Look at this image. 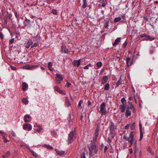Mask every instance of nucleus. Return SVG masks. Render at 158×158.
Returning <instances> with one entry per match:
<instances>
[{
  "label": "nucleus",
  "instance_id": "1",
  "mask_svg": "<svg viewBox=\"0 0 158 158\" xmlns=\"http://www.w3.org/2000/svg\"><path fill=\"white\" fill-rule=\"evenodd\" d=\"M88 147L89 150V154L93 155L97 153L98 149L96 147L95 142L91 141V143L88 145Z\"/></svg>",
  "mask_w": 158,
  "mask_h": 158
},
{
  "label": "nucleus",
  "instance_id": "2",
  "mask_svg": "<svg viewBox=\"0 0 158 158\" xmlns=\"http://www.w3.org/2000/svg\"><path fill=\"white\" fill-rule=\"evenodd\" d=\"M135 133V132L131 131L130 135V136L128 137L127 136L125 135L123 136V138L129 141L131 145H132L135 139L134 138V134Z\"/></svg>",
  "mask_w": 158,
  "mask_h": 158
},
{
  "label": "nucleus",
  "instance_id": "3",
  "mask_svg": "<svg viewBox=\"0 0 158 158\" xmlns=\"http://www.w3.org/2000/svg\"><path fill=\"white\" fill-rule=\"evenodd\" d=\"M139 38L140 40L142 39V38H144L143 39V40L150 41H152L154 40L155 39L154 37L150 36L149 35H148L145 34H143L140 36L139 35Z\"/></svg>",
  "mask_w": 158,
  "mask_h": 158
},
{
  "label": "nucleus",
  "instance_id": "4",
  "mask_svg": "<svg viewBox=\"0 0 158 158\" xmlns=\"http://www.w3.org/2000/svg\"><path fill=\"white\" fill-rule=\"evenodd\" d=\"M106 104L104 102H103L100 106V110L99 112L102 115L105 114L106 112Z\"/></svg>",
  "mask_w": 158,
  "mask_h": 158
},
{
  "label": "nucleus",
  "instance_id": "5",
  "mask_svg": "<svg viewBox=\"0 0 158 158\" xmlns=\"http://www.w3.org/2000/svg\"><path fill=\"white\" fill-rule=\"evenodd\" d=\"M75 132L73 131L69 133L68 140V142L69 144L71 143L75 139Z\"/></svg>",
  "mask_w": 158,
  "mask_h": 158
},
{
  "label": "nucleus",
  "instance_id": "6",
  "mask_svg": "<svg viewBox=\"0 0 158 158\" xmlns=\"http://www.w3.org/2000/svg\"><path fill=\"white\" fill-rule=\"evenodd\" d=\"M98 131L99 128L98 126H97L95 130V132L94 134L93 137V139L92 140V142H93L94 143H95L96 141L97 137L98 135Z\"/></svg>",
  "mask_w": 158,
  "mask_h": 158
},
{
  "label": "nucleus",
  "instance_id": "7",
  "mask_svg": "<svg viewBox=\"0 0 158 158\" xmlns=\"http://www.w3.org/2000/svg\"><path fill=\"white\" fill-rule=\"evenodd\" d=\"M56 80L57 83H60V81L63 80V78L61 75L59 74H56Z\"/></svg>",
  "mask_w": 158,
  "mask_h": 158
},
{
  "label": "nucleus",
  "instance_id": "8",
  "mask_svg": "<svg viewBox=\"0 0 158 158\" xmlns=\"http://www.w3.org/2000/svg\"><path fill=\"white\" fill-rule=\"evenodd\" d=\"M116 128V126H115L114 123L112 122H110V132L112 133L114 132V129Z\"/></svg>",
  "mask_w": 158,
  "mask_h": 158
},
{
  "label": "nucleus",
  "instance_id": "9",
  "mask_svg": "<svg viewBox=\"0 0 158 158\" xmlns=\"http://www.w3.org/2000/svg\"><path fill=\"white\" fill-rule=\"evenodd\" d=\"M129 105H128L127 109L129 110L133 109V113H135L136 112V110L135 108L134 107L132 103L130 102H129Z\"/></svg>",
  "mask_w": 158,
  "mask_h": 158
},
{
  "label": "nucleus",
  "instance_id": "10",
  "mask_svg": "<svg viewBox=\"0 0 158 158\" xmlns=\"http://www.w3.org/2000/svg\"><path fill=\"white\" fill-rule=\"evenodd\" d=\"M23 129L26 130L28 129L29 131H31L32 129V126L30 124L27 123H25L23 125Z\"/></svg>",
  "mask_w": 158,
  "mask_h": 158
},
{
  "label": "nucleus",
  "instance_id": "11",
  "mask_svg": "<svg viewBox=\"0 0 158 158\" xmlns=\"http://www.w3.org/2000/svg\"><path fill=\"white\" fill-rule=\"evenodd\" d=\"M31 117L28 114L25 115L24 118V120L25 122H28L31 121Z\"/></svg>",
  "mask_w": 158,
  "mask_h": 158
},
{
  "label": "nucleus",
  "instance_id": "12",
  "mask_svg": "<svg viewBox=\"0 0 158 158\" xmlns=\"http://www.w3.org/2000/svg\"><path fill=\"white\" fill-rule=\"evenodd\" d=\"M33 42L31 40H29L27 42H26L24 44L25 47L27 48H29L30 46L32 44Z\"/></svg>",
  "mask_w": 158,
  "mask_h": 158
},
{
  "label": "nucleus",
  "instance_id": "13",
  "mask_svg": "<svg viewBox=\"0 0 158 158\" xmlns=\"http://www.w3.org/2000/svg\"><path fill=\"white\" fill-rule=\"evenodd\" d=\"M81 61V59L78 60H74L73 63V64L74 66H77V67H79Z\"/></svg>",
  "mask_w": 158,
  "mask_h": 158
},
{
  "label": "nucleus",
  "instance_id": "14",
  "mask_svg": "<svg viewBox=\"0 0 158 158\" xmlns=\"http://www.w3.org/2000/svg\"><path fill=\"white\" fill-rule=\"evenodd\" d=\"M61 51L64 53H68L69 52V50L65 46H62L61 47Z\"/></svg>",
  "mask_w": 158,
  "mask_h": 158
},
{
  "label": "nucleus",
  "instance_id": "15",
  "mask_svg": "<svg viewBox=\"0 0 158 158\" xmlns=\"http://www.w3.org/2000/svg\"><path fill=\"white\" fill-rule=\"evenodd\" d=\"M126 106V105H123L119 106V108L121 110V112L122 113H124L125 112Z\"/></svg>",
  "mask_w": 158,
  "mask_h": 158
},
{
  "label": "nucleus",
  "instance_id": "16",
  "mask_svg": "<svg viewBox=\"0 0 158 158\" xmlns=\"http://www.w3.org/2000/svg\"><path fill=\"white\" fill-rule=\"evenodd\" d=\"M65 105L67 106L68 107L71 106V103L70 102L69 100L68 97H66L65 99Z\"/></svg>",
  "mask_w": 158,
  "mask_h": 158
},
{
  "label": "nucleus",
  "instance_id": "17",
  "mask_svg": "<svg viewBox=\"0 0 158 158\" xmlns=\"http://www.w3.org/2000/svg\"><path fill=\"white\" fill-rule=\"evenodd\" d=\"M121 40L120 38H117L115 40V42L113 44L114 46H115L117 45L120 42Z\"/></svg>",
  "mask_w": 158,
  "mask_h": 158
},
{
  "label": "nucleus",
  "instance_id": "18",
  "mask_svg": "<svg viewBox=\"0 0 158 158\" xmlns=\"http://www.w3.org/2000/svg\"><path fill=\"white\" fill-rule=\"evenodd\" d=\"M22 87L23 90L24 91L28 87V85L26 83L24 82L22 83Z\"/></svg>",
  "mask_w": 158,
  "mask_h": 158
},
{
  "label": "nucleus",
  "instance_id": "19",
  "mask_svg": "<svg viewBox=\"0 0 158 158\" xmlns=\"http://www.w3.org/2000/svg\"><path fill=\"white\" fill-rule=\"evenodd\" d=\"M131 114V111L130 110L128 109H127L126 113L125 114V116L127 117H128L129 116H130Z\"/></svg>",
  "mask_w": 158,
  "mask_h": 158
},
{
  "label": "nucleus",
  "instance_id": "20",
  "mask_svg": "<svg viewBox=\"0 0 158 158\" xmlns=\"http://www.w3.org/2000/svg\"><path fill=\"white\" fill-rule=\"evenodd\" d=\"M23 23L25 26L29 25L30 23V20L28 19H26L23 22Z\"/></svg>",
  "mask_w": 158,
  "mask_h": 158
},
{
  "label": "nucleus",
  "instance_id": "21",
  "mask_svg": "<svg viewBox=\"0 0 158 158\" xmlns=\"http://www.w3.org/2000/svg\"><path fill=\"white\" fill-rule=\"evenodd\" d=\"M52 62H49L48 64V69L51 71L53 70V68L52 67Z\"/></svg>",
  "mask_w": 158,
  "mask_h": 158
},
{
  "label": "nucleus",
  "instance_id": "22",
  "mask_svg": "<svg viewBox=\"0 0 158 158\" xmlns=\"http://www.w3.org/2000/svg\"><path fill=\"white\" fill-rule=\"evenodd\" d=\"M56 153L58 155H63L65 153V152L63 151H59L58 150H56Z\"/></svg>",
  "mask_w": 158,
  "mask_h": 158
},
{
  "label": "nucleus",
  "instance_id": "23",
  "mask_svg": "<svg viewBox=\"0 0 158 158\" xmlns=\"http://www.w3.org/2000/svg\"><path fill=\"white\" fill-rule=\"evenodd\" d=\"M22 101L23 102V103H24L25 105H27V104L28 102V101L27 99L25 98H23L22 99Z\"/></svg>",
  "mask_w": 158,
  "mask_h": 158
},
{
  "label": "nucleus",
  "instance_id": "24",
  "mask_svg": "<svg viewBox=\"0 0 158 158\" xmlns=\"http://www.w3.org/2000/svg\"><path fill=\"white\" fill-rule=\"evenodd\" d=\"M109 84L108 83H106L105 84L104 87V89L105 90H108L109 88Z\"/></svg>",
  "mask_w": 158,
  "mask_h": 158
},
{
  "label": "nucleus",
  "instance_id": "25",
  "mask_svg": "<svg viewBox=\"0 0 158 158\" xmlns=\"http://www.w3.org/2000/svg\"><path fill=\"white\" fill-rule=\"evenodd\" d=\"M108 80V77L107 76H104L103 77L102 81L106 82Z\"/></svg>",
  "mask_w": 158,
  "mask_h": 158
},
{
  "label": "nucleus",
  "instance_id": "26",
  "mask_svg": "<svg viewBox=\"0 0 158 158\" xmlns=\"http://www.w3.org/2000/svg\"><path fill=\"white\" fill-rule=\"evenodd\" d=\"M121 18L120 17H117L114 20V22L115 23H117L120 21L121 20Z\"/></svg>",
  "mask_w": 158,
  "mask_h": 158
},
{
  "label": "nucleus",
  "instance_id": "27",
  "mask_svg": "<svg viewBox=\"0 0 158 158\" xmlns=\"http://www.w3.org/2000/svg\"><path fill=\"white\" fill-rule=\"evenodd\" d=\"M102 63L101 62H98L97 64V66L98 68H101L102 66Z\"/></svg>",
  "mask_w": 158,
  "mask_h": 158
},
{
  "label": "nucleus",
  "instance_id": "28",
  "mask_svg": "<svg viewBox=\"0 0 158 158\" xmlns=\"http://www.w3.org/2000/svg\"><path fill=\"white\" fill-rule=\"evenodd\" d=\"M38 67L37 65H31V70L36 69Z\"/></svg>",
  "mask_w": 158,
  "mask_h": 158
},
{
  "label": "nucleus",
  "instance_id": "29",
  "mask_svg": "<svg viewBox=\"0 0 158 158\" xmlns=\"http://www.w3.org/2000/svg\"><path fill=\"white\" fill-rule=\"evenodd\" d=\"M23 68L24 69H31V65L29 64L27 65L26 66H25L23 67Z\"/></svg>",
  "mask_w": 158,
  "mask_h": 158
},
{
  "label": "nucleus",
  "instance_id": "30",
  "mask_svg": "<svg viewBox=\"0 0 158 158\" xmlns=\"http://www.w3.org/2000/svg\"><path fill=\"white\" fill-rule=\"evenodd\" d=\"M131 60V58L129 57H127L126 59V63L128 66L129 65V63L130 61Z\"/></svg>",
  "mask_w": 158,
  "mask_h": 158
},
{
  "label": "nucleus",
  "instance_id": "31",
  "mask_svg": "<svg viewBox=\"0 0 158 158\" xmlns=\"http://www.w3.org/2000/svg\"><path fill=\"white\" fill-rule=\"evenodd\" d=\"M148 152H150L152 155H154V152L151 150V148H148Z\"/></svg>",
  "mask_w": 158,
  "mask_h": 158
},
{
  "label": "nucleus",
  "instance_id": "32",
  "mask_svg": "<svg viewBox=\"0 0 158 158\" xmlns=\"http://www.w3.org/2000/svg\"><path fill=\"white\" fill-rule=\"evenodd\" d=\"M131 130H134L135 129V123H133L131 126Z\"/></svg>",
  "mask_w": 158,
  "mask_h": 158
},
{
  "label": "nucleus",
  "instance_id": "33",
  "mask_svg": "<svg viewBox=\"0 0 158 158\" xmlns=\"http://www.w3.org/2000/svg\"><path fill=\"white\" fill-rule=\"evenodd\" d=\"M54 89L55 90L59 92L60 90V89L57 86H55Z\"/></svg>",
  "mask_w": 158,
  "mask_h": 158
},
{
  "label": "nucleus",
  "instance_id": "34",
  "mask_svg": "<svg viewBox=\"0 0 158 158\" xmlns=\"http://www.w3.org/2000/svg\"><path fill=\"white\" fill-rule=\"evenodd\" d=\"M31 152L33 156H34L35 157H37L38 156L37 154L33 151L31 150Z\"/></svg>",
  "mask_w": 158,
  "mask_h": 158
},
{
  "label": "nucleus",
  "instance_id": "35",
  "mask_svg": "<svg viewBox=\"0 0 158 158\" xmlns=\"http://www.w3.org/2000/svg\"><path fill=\"white\" fill-rule=\"evenodd\" d=\"M38 127H39V129L36 130V131L39 133L40 132V131L42 130L43 129L42 127L40 126H38Z\"/></svg>",
  "mask_w": 158,
  "mask_h": 158
},
{
  "label": "nucleus",
  "instance_id": "36",
  "mask_svg": "<svg viewBox=\"0 0 158 158\" xmlns=\"http://www.w3.org/2000/svg\"><path fill=\"white\" fill-rule=\"evenodd\" d=\"M121 101L122 103H123V105H126V104H125V103L126 102V101L124 98H123L121 100Z\"/></svg>",
  "mask_w": 158,
  "mask_h": 158
},
{
  "label": "nucleus",
  "instance_id": "37",
  "mask_svg": "<svg viewBox=\"0 0 158 158\" xmlns=\"http://www.w3.org/2000/svg\"><path fill=\"white\" fill-rule=\"evenodd\" d=\"M10 154V151H7L5 154V156L6 157L9 156Z\"/></svg>",
  "mask_w": 158,
  "mask_h": 158
},
{
  "label": "nucleus",
  "instance_id": "38",
  "mask_svg": "<svg viewBox=\"0 0 158 158\" xmlns=\"http://www.w3.org/2000/svg\"><path fill=\"white\" fill-rule=\"evenodd\" d=\"M45 147L49 149L52 150L53 149V148L50 145H45Z\"/></svg>",
  "mask_w": 158,
  "mask_h": 158
},
{
  "label": "nucleus",
  "instance_id": "39",
  "mask_svg": "<svg viewBox=\"0 0 158 158\" xmlns=\"http://www.w3.org/2000/svg\"><path fill=\"white\" fill-rule=\"evenodd\" d=\"M39 44L37 43H35L34 44L31 46V48H32L35 47H36L37 46H38Z\"/></svg>",
  "mask_w": 158,
  "mask_h": 158
},
{
  "label": "nucleus",
  "instance_id": "40",
  "mask_svg": "<svg viewBox=\"0 0 158 158\" xmlns=\"http://www.w3.org/2000/svg\"><path fill=\"white\" fill-rule=\"evenodd\" d=\"M108 25H109V21H107L105 23V25L104 26L106 28H107L109 26Z\"/></svg>",
  "mask_w": 158,
  "mask_h": 158
},
{
  "label": "nucleus",
  "instance_id": "41",
  "mask_svg": "<svg viewBox=\"0 0 158 158\" xmlns=\"http://www.w3.org/2000/svg\"><path fill=\"white\" fill-rule=\"evenodd\" d=\"M121 83V80H119L116 83V85L117 86H119Z\"/></svg>",
  "mask_w": 158,
  "mask_h": 158
},
{
  "label": "nucleus",
  "instance_id": "42",
  "mask_svg": "<svg viewBox=\"0 0 158 158\" xmlns=\"http://www.w3.org/2000/svg\"><path fill=\"white\" fill-rule=\"evenodd\" d=\"M71 85V83H69V82H68L66 85H65V86L67 87L68 88H69L70 87V85Z\"/></svg>",
  "mask_w": 158,
  "mask_h": 158
},
{
  "label": "nucleus",
  "instance_id": "43",
  "mask_svg": "<svg viewBox=\"0 0 158 158\" xmlns=\"http://www.w3.org/2000/svg\"><path fill=\"white\" fill-rule=\"evenodd\" d=\"M14 39H11L9 40V43L10 44H12L14 43Z\"/></svg>",
  "mask_w": 158,
  "mask_h": 158
},
{
  "label": "nucleus",
  "instance_id": "44",
  "mask_svg": "<svg viewBox=\"0 0 158 158\" xmlns=\"http://www.w3.org/2000/svg\"><path fill=\"white\" fill-rule=\"evenodd\" d=\"M142 124L141 123H140L139 124V130L140 131H142Z\"/></svg>",
  "mask_w": 158,
  "mask_h": 158
},
{
  "label": "nucleus",
  "instance_id": "45",
  "mask_svg": "<svg viewBox=\"0 0 158 158\" xmlns=\"http://www.w3.org/2000/svg\"><path fill=\"white\" fill-rule=\"evenodd\" d=\"M81 158H86L85 157V154L84 152L82 153L81 155Z\"/></svg>",
  "mask_w": 158,
  "mask_h": 158
},
{
  "label": "nucleus",
  "instance_id": "46",
  "mask_svg": "<svg viewBox=\"0 0 158 158\" xmlns=\"http://www.w3.org/2000/svg\"><path fill=\"white\" fill-rule=\"evenodd\" d=\"M52 13L55 15H56L57 14V11L55 10H52Z\"/></svg>",
  "mask_w": 158,
  "mask_h": 158
},
{
  "label": "nucleus",
  "instance_id": "47",
  "mask_svg": "<svg viewBox=\"0 0 158 158\" xmlns=\"http://www.w3.org/2000/svg\"><path fill=\"white\" fill-rule=\"evenodd\" d=\"M127 42L125 41V43H124L123 44V47L124 48H125L126 47V46H127Z\"/></svg>",
  "mask_w": 158,
  "mask_h": 158
},
{
  "label": "nucleus",
  "instance_id": "48",
  "mask_svg": "<svg viewBox=\"0 0 158 158\" xmlns=\"http://www.w3.org/2000/svg\"><path fill=\"white\" fill-rule=\"evenodd\" d=\"M87 2H84V4L82 6L83 8H85L87 6Z\"/></svg>",
  "mask_w": 158,
  "mask_h": 158
},
{
  "label": "nucleus",
  "instance_id": "49",
  "mask_svg": "<svg viewBox=\"0 0 158 158\" xmlns=\"http://www.w3.org/2000/svg\"><path fill=\"white\" fill-rule=\"evenodd\" d=\"M130 127V125L129 124L127 125L125 127V129H128Z\"/></svg>",
  "mask_w": 158,
  "mask_h": 158
},
{
  "label": "nucleus",
  "instance_id": "50",
  "mask_svg": "<svg viewBox=\"0 0 158 158\" xmlns=\"http://www.w3.org/2000/svg\"><path fill=\"white\" fill-rule=\"evenodd\" d=\"M0 37L1 39H3V37H4L3 35V34L1 32H0Z\"/></svg>",
  "mask_w": 158,
  "mask_h": 158
},
{
  "label": "nucleus",
  "instance_id": "51",
  "mask_svg": "<svg viewBox=\"0 0 158 158\" xmlns=\"http://www.w3.org/2000/svg\"><path fill=\"white\" fill-rule=\"evenodd\" d=\"M59 92L60 94H65V92H64L63 90H60Z\"/></svg>",
  "mask_w": 158,
  "mask_h": 158
},
{
  "label": "nucleus",
  "instance_id": "52",
  "mask_svg": "<svg viewBox=\"0 0 158 158\" xmlns=\"http://www.w3.org/2000/svg\"><path fill=\"white\" fill-rule=\"evenodd\" d=\"M104 71H105V69H102L100 72V74H102L104 72Z\"/></svg>",
  "mask_w": 158,
  "mask_h": 158
},
{
  "label": "nucleus",
  "instance_id": "53",
  "mask_svg": "<svg viewBox=\"0 0 158 158\" xmlns=\"http://www.w3.org/2000/svg\"><path fill=\"white\" fill-rule=\"evenodd\" d=\"M82 103H83V101L80 100L78 103V105L79 106H80V107L81 106V104Z\"/></svg>",
  "mask_w": 158,
  "mask_h": 158
},
{
  "label": "nucleus",
  "instance_id": "54",
  "mask_svg": "<svg viewBox=\"0 0 158 158\" xmlns=\"http://www.w3.org/2000/svg\"><path fill=\"white\" fill-rule=\"evenodd\" d=\"M10 67L12 70H15L16 69V67L12 66V65L10 66Z\"/></svg>",
  "mask_w": 158,
  "mask_h": 158
},
{
  "label": "nucleus",
  "instance_id": "55",
  "mask_svg": "<svg viewBox=\"0 0 158 158\" xmlns=\"http://www.w3.org/2000/svg\"><path fill=\"white\" fill-rule=\"evenodd\" d=\"M52 133H53V135H57V132L53 130L52 131Z\"/></svg>",
  "mask_w": 158,
  "mask_h": 158
},
{
  "label": "nucleus",
  "instance_id": "56",
  "mask_svg": "<svg viewBox=\"0 0 158 158\" xmlns=\"http://www.w3.org/2000/svg\"><path fill=\"white\" fill-rule=\"evenodd\" d=\"M140 138H143V135L142 131H140Z\"/></svg>",
  "mask_w": 158,
  "mask_h": 158
},
{
  "label": "nucleus",
  "instance_id": "57",
  "mask_svg": "<svg viewBox=\"0 0 158 158\" xmlns=\"http://www.w3.org/2000/svg\"><path fill=\"white\" fill-rule=\"evenodd\" d=\"M3 140L5 142H9V140H8V139H6L4 137V138H3Z\"/></svg>",
  "mask_w": 158,
  "mask_h": 158
},
{
  "label": "nucleus",
  "instance_id": "58",
  "mask_svg": "<svg viewBox=\"0 0 158 158\" xmlns=\"http://www.w3.org/2000/svg\"><path fill=\"white\" fill-rule=\"evenodd\" d=\"M89 65L90 64L85 66L84 67V68L85 69H89Z\"/></svg>",
  "mask_w": 158,
  "mask_h": 158
},
{
  "label": "nucleus",
  "instance_id": "59",
  "mask_svg": "<svg viewBox=\"0 0 158 158\" xmlns=\"http://www.w3.org/2000/svg\"><path fill=\"white\" fill-rule=\"evenodd\" d=\"M142 154V152L141 151H140L139 152V156L140 157V158L141 157Z\"/></svg>",
  "mask_w": 158,
  "mask_h": 158
},
{
  "label": "nucleus",
  "instance_id": "60",
  "mask_svg": "<svg viewBox=\"0 0 158 158\" xmlns=\"http://www.w3.org/2000/svg\"><path fill=\"white\" fill-rule=\"evenodd\" d=\"M11 135L14 137H15L16 136V134H15V133L13 132H12Z\"/></svg>",
  "mask_w": 158,
  "mask_h": 158
},
{
  "label": "nucleus",
  "instance_id": "61",
  "mask_svg": "<svg viewBox=\"0 0 158 158\" xmlns=\"http://www.w3.org/2000/svg\"><path fill=\"white\" fill-rule=\"evenodd\" d=\"M107 146H106L105 147L104 149V152H106V151H107Z\"/></svg>",
  "mask_w": 158,
  "mask_h": 158
},
{
  "label": "nucleus",
  "instance_id": "62",
  "mask_svg": "<svg viewBox=\"0 0 158 158\" xmlns=\"http://www.w3.org/2000/svg\"><path fill=\"white\" fill-rule=\"evenodd\" d=\"M110 134L111 135V137L112 138H114V134H113V132L112 133L111 132H110Z\"/></svg>",
  "mask_w": 158,
  "mask_h": 158
},
{
  "label": "nucleus",
  "instance_id": "63",
  "mask_svg": "<svg viewBox=\"0 0 158 158\" xmlns=\"http://www.w3.org/2000/svg\"><path fill=\"white\" fill-rule=\"evenodd\" d=\"M108 140L110 143L111 142V141H112V140H111V139L110 138H109V137H108Z\"/></svg>",
  "mask_w": 158,
  "mask_h": 158
},
{
  "label": "nucleus",
  "instance_id": "64",
  "mask_svg": "<svg viewBox=\"0 0 158 158\" xmlns=\"http://www.w3.org/2000/svg\"><path fill=\"white\" fill-rule=\"evenodd\" d=\"M106 3H103L102 4V6H103V7H104L106 6Z\"/></svg>",
  "mask_w": 158,
  "mask_h": 158
}]
</instances>
